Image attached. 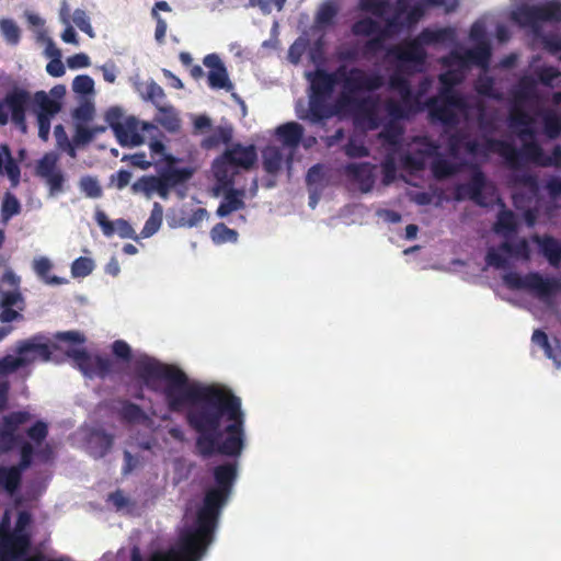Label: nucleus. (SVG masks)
<instances>
[{
  "instance_id": "f257e3e1",
  "label": "nucleus",
  "mask_w": 561,
  "mask_h": 561,
  "mask_svg": "<svg viewBox=\"0 0 561 561\" xmlns=\"http://www.w3.org/2000/svg\"><path fill=\"white\" fill-rule=\"evenodd\" d=\"M135 374L150 391L162 392L171 412L188 407L185 419L197 433L195 447L199 456H241L245 447V414L241 399L229 388L192 382L181 368L148 355L136 360Z\"/></svg>"
},
{
  "instance_id": "f03ea898",
  "label": "nucleus",
  "mask_w": 561,
  "mask_h": 561,
  "mask_svg": "<svg viewBox=\"0 0 561 561\" xmlns=\"http://www.w3.org/2000/svg\"><path fill=\"white\" fill-rule=\"evenodd\" d=\"M215 485L206 490L203 505L193 526L183 529L176 543L164 552L153 553L152 561H199L214 539L221 508L231 495L238 478V463L214 467Z\"/></svg>"
},
{
  "instance_id": "7ed1b4c3",
  "label": "nucleus",
  "mask_w": 561,
  "mask_h": 561,
  "mask_svg": "<svg viewBox=\"0 0 561 561\" xmlns=\"http://www.w3.org/2000/svg\"><path fill=\"white\" fill-rule=\"evenodd\" d=\"M383 84L385 79L380 73L367 72L357 67L351 68L342 80L343 89L335 103L337 111L352 114L356 125L376 130L381 124L378 115V98L356 94L377 91Z\"/></svg>"
},
{
  "instance_id": "20e7f679",
  "label": "nucleus",
  "mask_w": 561,
  "mask_h": 561,
  "mask_svg": "<svg viewBox=\"0 0 561 561\" xmlns=\"http://www.w3.org/2000/svg\"><path fill=\"white\" fill-rule=\"evenodd\" d=\"M454 38L455 31L450 27L437 30L424 28L417 37L399 45L390 46L386 51L389 58H394L400 62V68L409 62L422 66L426 60L424 45L445 44L453 42Z\"/></svg>"
},
{
  "instance_id": "39448f33",
  "label": "nucleus",
  "mask_w": 561,
  "mask_h": 561,
  "mask_svg": "<svg viewBox=\"0 0 561 561\" xmlns=\"http://www.w3.org/2000/svg\"><path fill=\"white\" fill-rule=\"evenodd\" d=\"M24 308L21 278L12 270H7L0 277V322L8 325L0 327V341L13 331L9 323L23 320Z\"/></svg>"
},
{
  "instance_id": "423d86ee",
  "label": "nucleus",
  "mask_w": 561,
  "mask_h": 561,
  "mask_svg": "<svg viewBox=\"0 0 561 561\" xmlns=\"http://www.w3.org/2000/svg\"><path fill=\"white\" fill-rule=\"evenodd\" d=\"M34 445L32 443H23L20 448V459L18 463L12 466L0 465V489L11 499L18 506L22 503L19 492L23 481V472L33 465Z\"/></svg>"
},
{
  "instance_id": "0eeeda50",
  "label": "nucleus",
  "mask_w": 561,
  "mask_h": 561,
  "mask_svg": "<svg viewBox=\"0 0 561 561\" xmlns=\"http://www.w3.org/2000/svg\"><path fill=\"white\" fill-rule=\"evenodd\" d=\"M105 121L123 147L141 145L144 137L140 131L150 127L148 123H140L135 116H125L118 106L110 107L106 111Z\"/></svg>"
},
{
  "instance_id": "6e6552de",
  "label": "nucleus",
  "mask_w": 561,
  "mask_h": 561,
  "mask_svg": "<svg viewBox=\"0 0 561 561\" xmlns=\"http://www.w3.org/2000/svg\"><path fill=\"white\" fill-rule=\"evenodd\" d=\"M503 280L510 289L528 290L540 299H547L561 289V284L557 278H545L538 272H529L525 276L516 272H508L503 276Z\"/></svg>"
},
{
  "instance_id": "1a4fd4ad",
  "label": "nucleus",
  "mask_w": 561,
  "mask_h": 561,
  "mask_svg": "<svg viewBox=\"0 0 561 561\" xmlns=\"http://www.w3.org/2000/svg\"><path fill=\"white\" fill-rule=\"evenodd\" d=\"M31 103V93L21 88H13L0 100V125L11 121L22 133H26V110Z\"/></svg>"
},
{
  "instance_id": "9d476101",
  "label": "nucleus",
  "mask_w": 561,
  "mask_h": 561,
  "mask_svg": "<svg viewBox=\"0 0 561 561\" xmlns=\"http://www.w3.org/2000/svg\"><path fill=\"white\" fill-rule=\"evenodd\" d=\"M433 122L446 127H455L459 123L457 111H463L467 102L462 95H443L430 98L425 103Z\"/></svg>"
},
{
  "instance_id": "9b49d317",
  "label": "nucleus",
  "mask_w": 561,
  "mask_h": 561,
  "mask_svg": "<svg viewBox=\"0 0 561 561\" xmlns=\"http://www.w3.org/2000/svg\"><path fill=\"white\" fill-rule=\"evenodd\" d=\"M31 419L32 414L27 411H14L2 417L0 422V455L10 453L16 446L20 449L23 443H28L18 431Z\"/></svg>"
},
{
  "instance_id": "f8f14e48",
  "label": "nucleus",
  "mask_w": 561,
  "mask_h": 561,
  "mask_svg": "<svg viewBox=\"0 0 561 561\" xmlns=\"http://www.w3.org/2000/svg\"><path fill=\"white\" fill-rule=\"evenodd\" d=\"M428 78H424L420 83L417 92L411 90L409 94H404L400 100L388 98L383 102V108L388 117L393 118H411L413 115L422 111L421 98L430 87Z\"/></svg>"
},
{
  "instance_id": "ddd939ff",
  "label": "nucleus",
  "mask_w": 561,
  "mask_h": 561,
  "mask_svg": "<svg viewBox=\"0 0 561 561\" xmlns=\"http://www.w3.org/2000/svg\"><path fill=\"white\" fill-rule=\"evenodd\" d=\"M57 348L58 346L51 343L47 336L35 334L28 339L18 341L15 344V354L26 360V367L36 362H49L54 351Z\"/></svg>"
},
{
  "instance_id": "4468645a",
  "label": "nucleus",
  "mask_w": 561,
  "mask_h": 561,
  "mask_svg": "<svg viewBox=\"0 0 561 561\" xmlns=\"http://www.w3.org/2000/svg\"><path fill=\"white\" fill-rule=\"evenodd\" d=\"M465 149L471 156L488 157L489 153H496L506 163H514L517 158V148L513 142L495 138H485L483 142L467 137Z\"/></svg>"
},
{
  "instance_id": "2eb2a0df",
  "label": "nucleus",
  "mask_w": 561,
  "mask_h": 561,
  "mask_svg": "<svg viewBox=\"0 0 561 561\" xmlns=\"http://www.w3.org/2000/svg\"><path fill=\"white\" fill-rule=\"evenodd\" d=\"M524 25L536 26L540 22H561V2L551 0L543 4L525 5L517 12Z\"/></svg>"
},
{
  "instance_id": "dca6fc26",
  "label": "nucleus",
  "mask_w": 561,
  "mask_h": 561,
  "mask_svg": "<svg viewBox=\"0 0 561 561\" xmlns=\"http://www.w3.org/2000/svg\"><path fill=\"white\" fill-rule=\"evenodd\" d=\"M215 176L218 182L222 184L225 187V195L222 202L219 204L216 214L218 217L222 218L230 215L233 211L243 209L245 207L243 197L244 190H239L232 187V180L227 179L226 170H221L219 164H215Z\"/></svg>"
},
{
  "instance_id": "f3484780",
  "label": "nucleus",
  "mask_w": 561,
  "mask_h": 561,
  "mask_svg": "<svg viewBox=\"0 0 561 561\" xmlns=\"http://www.w3.org/2000/svg\"><path fill=\"white\" fill-rule=\"evenodd\" d=\"M401 12L397 11L393 16L386 20L383 27L380 26V33L377 36L368 38L362 46L360 55L365 59H370L386 49V39L394 33H398L403 23L400 21Z\"/></svg>"
},
{
  "instance_id": "a211bd4d",
  "label": "nucleus",
  "mask_w": 561,
  "mask_h": 561,
  "mask_svg": "<svg viewBox=\"0 0 561 561\" xmlns=\"http://www.w3.org/2000/svg\"><path fill=\"white\" fill-rule=\"evenodd\" d=\"M492 56L491 45L488 41H480L474 47L466 49L465 51H453L450 59L462 67L470 65L478 66L484 70L489 68Z\"/></svg>"
},
{
  "instance_id": "6ab92c4d",
  "label": "nucleus",
  "mask_w": 561,
  "mask_h": 561,
  "mask_svg": "<svg viewBox=\"0 0 561 561\" xmlns=\"http://www.w3.org/2000/svg\"><path fill=\"white\" fill-rule=\"evenodd\" d=\"M203 62L209 69L207 78L208 85L211 89L229 91L233 88L229 80L227 68L218 55L209 54L205 56Z\"/></svg>"
},
{
  "instance_id": "aec40b11",
  "label": "nucleus",
  "mask_w": 561,
  "mask_h": 561,
  "mask_svg": "<svg viewBox=\"0 0 561 561\" xmlns=\"http://www.w3.org/2000/svg\"><path fill=\"white\" fill-rule=\"evenodd\" d=\"M485 175L481 170L474 171L468 183L460 184L456 187L455 198L457 201H462L468 197L476 204L485 206L486 203L484 202L482 194L485 186Z\"/></svg>"
},
{
  "instance_id": "412c9836",
  "label": "nucleus",
  "mask_w": 561,
  "mask_h": 561,
  "mask_svg": "<svg viewBox=\"0 0 561 561\" xmlns=\"http://www.w3.org/2000/svg\"><path fill=\"white\" fill-rule=\"evenodd\" d=\"M222 160L230 165L248 170L251 169L257 160L256 149L253 145L244 147L240 144H236L224 152Z\"/></svg>"
},
{
  "instance_id": "4be33fe9",
  "label": "nucleus",
  "mask_w": 561,
  "mask_h": 561,
  "mask_svg": "<svg viewBox=\"0 0 561 561\" xmlns=\"http://www.w3.org/2000/svg\"><path fill=\"white\" fill-rule=\"evenodd\" d=\"M95 220L106 237H112L116 232L123 239H137L134 228L123 218L111 221L103 210L98 209L95 211Z\"/></svg>"
},
{
  "instance_id": "5701e85b",
  "label": "nucleus",
  "mask_w": 561,
  "mask_h": 561,
  "mask_svg": "<svg viewBox=\"0 0 561 561\" xmlns=\"http://www.w3.org/2000/svg\"><path fill=\"white\" fill-rule=\"evenodd\" d=\"M32 523V515L27 511H21L18 514L15 527L12 531V535H10L7 539L8 540H14L15 541V553L16 557H20L21 554L28 551L31 547V536L30 534L25 533V528L30 526Z\"/></svg>"
},
{
  "instance_id": "b1692460",
  "label": "nucleus",
  "mask_w": 561,
  "mask_h": 561,
  "mask_svg": "<svg viewBox=\"0 0 561 561\" xmlns=\"http://www.w3.org/2000/svg\"><path fill=\"white\" fill-rule=\"evenodd\" d=\"M375 165L370 162L348 163L345 165L346 175L358 183L362 192H369L375 184Z\"/></svg>"
},
{
  "instance_id": "393cba45",
  "label": "nucleus",
  "mask_w": 561,
  "mask_h": 561,
  "mask_svg": "<svg viewBox=\"0 0 561 561\" xmlns=\"http://www.w3.org/2000/svg\"><path fill=\"white\" fill-rule=\"evenodd\" d=\"M345 73L346 72H342V68H340L336 73L317 70L310 80V94L330 98L337 82L336 75L344 77ZM342 80L343 78H341V81Z\"/></svg>"
},
{
  "instance_id": "a878e982",
  "label": "nucleus",
  "mask_w": 561,
  "mask_h": 561,
  "mask_svg": "<svg viewBox=\"0 0 561 561\" xmlns=\"http://www.w3.org/2000/svg\"><path fill=\"white\" fill-rule=\"evenodd\" d=\"M147 100L151 101L160 112L170 113L171 115L167 118V121L161 122L164 127L169 130H175L179 127V119L172 113V107H163L160 104L165 99V93L163 89L154 81H151L147 84L146 88Z\"/></svg>"
},
{
  "instance_id": "bb28decb",
  "label": "nucleus",
  "mask_w": 561,
  "mask_h": 561,
  "mask_svg": "<svg viewBox=\"0 0 561 561\" xmlns=\"http://www.w3.org/2000/svg\"><path fill=\"white\" fill-rule=\"evenodd\" d=\"M545 152L536 140L524 141L522 149H517V158L514 163H506L512 170H519L524 161H530L540 167Z\"/></svg>"
},
{
  "instance_id": "cd10ccee",
  "label": "nucleus",
  "mask_w": 561,
  "mask_h": 561,
  "mask_svg": "<svg viewBox=\"0 0 561 561\" xmlns=\"http://www.w3.org/2000/svg\"><path fill=\"white\" fill-rule=\"evenodd\" d=\"M114 443V436L103 430H94L88 438V449L90 455L100 459L108 454Z\"/></svg>"
},
{
  "instance_id": "c85d7f7f",
  "label": "nucleus",
  "mask_w": 561,
  "mask_h": 561,
  "mask_svg": "<svg viewBox=\"0 0 561 561\" xmlns=\"http://www.w3.org/2000/svg\"><path fill=\"white\" fill-rule=\"evenodd\" d=\"M531 240L539 247L540 252L552 266H558L561 263V242L559 240L549 234H534Z\"/></svg>"
},
{
  "instance_id": "c756f323",
  "label": "nucleus",
  "mask_w": 561,
  "mask_h": 561,
  "mask_svg": "<svg viewBox=\"0 0 561 561\" xmlns=\"http://www.w3.org/2000/svg\"><path fill=\"white\" fill-rule=\"evenodd\" d=\"M11 519L8 512H5L0 522V561H14L16 559L15 541L8 540L7 538L12 535L10 529Z\"/></svg>"
},
{
  "instance_id": "7c9ffc66",
  "label": "nucleus",
  "mask_w": 561,
  "mask_h": 561,
  "mask_svg": "<svg viewBox=\"0 0 561 561\" xmlns=\"http://www.w3.org/2000/svg\"><path fill=\"white\" fill-rule=\"evenodd\" d=\"M164 160L168 165L162 170L161 174L172 187L183 184L193 176V169L191 168H174L173 164L178 159L171 154H164Z\"/></svg>"
},
{
  "instance_id": "2f4dec72",
  "label": "nucleus",
  "mask_w": 561,
  "mask_h": 561,
  "mask_svg": "<svg viewBox=\"0 0 561 561\" xmlns=\"http://www.w3.org/2000/svg\"><path fill=\"white\" fill-rule=\"evenodd\" d=\"M278 140L288 148H297L304 136V127L296 122L285 123L276 128Z\"/></svg>"
},
{
  "instance_id": "473e14b6",
  "label": "nucleus",
  "mask_w": 561,
  "mask_h": 561,
  "mask_svg": "<svg viewBox=\"0 0 561 561\" xmlns=\"http://www.w3.org/2000/svg\"><path fill=\"white\" fill-rule=\"evenodd\" d=\"M516 103H525L537 99V80L531 76H523L514 90Z\"/></svg>"
},
{
  "instance_id": "72a5a7b5",
  "label": "nucleus",
  "mask_w": 561,
  "mask_h": 561,
  "mask_svg": "<svg viewBox=\"0 0 561 561\" xmlns=\"http://www.w3.org/2000/svg\"><path fill=\"white\" fill-rule=\"evenodd\" d=\"M263 169L268 174H276L280 171L284 162V154L280 148L267 146L262 150Z\"/></svg>"
},
{
  "instance_id": "f704fd0d",
  "label": "nucleus",
  "mask_w": 561,
  "mask_h": 561,
  "mask_svg": "<svg viewBox=\"0 0 561 561\" xmlns=\"http://www.w3.org/2000/svg\"><path fill=\"white\" fill-rule=\"evenodd\" d=\"M328 100L329 98L310 94L309 114L310 119L313 123L322 122L323 119L329 118L334 114V111L328 104Z\"/></svg>"
},
{
  "instance_id": "c9c22d12",
  "label": "nucleus",
  "mask_w": 561,
  "mask_h": 561,
  "mask_svg": "<svg viewBox=\"0 0 561 561\" xmlns=\"http://www.w3.org/2000/svg\"><path fill=\"white\" fill-rule=\"evenodd\" d=\"M404 119L405 118L389 117V121L378 134L379 139L389 146H398L403 135V127L400 125V121Z\"/></svg>"
},
{
  "instance_id": "e433bc0d",
  "label": "nucleus",
  "mask_w": 561,
  "mask_h": 561,
  "mask_svg": "<svg viewBox=\"0 0 561 561\" xmlns=\"http://www.w3.org/2000/svg\"><path fill=\"white\" fill-rule=\"evenodd\" d=\"M531 341L535 345L543 350L548 358L552 359L558 366L561 365V348L558 344L556 346L551 345L546 332L536 329L533 333Z\"/></svg>"
},
{
  "instance_id": "4c0bfd02",
  "label": "nucleus",
  "mask_w": 561,
  "mask_h": 561,
  "mask_svg": "<svg viewBox=\"0 0 561 561\" xmlns=\"http://www.w3.org/2000/svg\"><path fill=\"white\" fill-rule=\"evenodd\" d=\"M5 152V163L2 154L0 153V175L7 174L11 187L15 188L20 184L21 179V170L18 162L13 159L9 148L7 146L3 147Z\"/></svg>"
},
{
  "instance_id": "58836bf2",
  "label": "nucleus",
  "mask_w": 561,
  "mask_h": 561,
  "mask_svg": "<svg viewBox=\"0 0 561 561\" xmlns=\"http://www.w3.org/2000/svg\"><path fill=\"white\" fill-rule=\"evenodd\" d=\"M34 103L38 107L36 115L53 118L61 110L60 102L50 99L45 91H37L34 94Z\"/></svg>"
},
{
  "instance_id": "ea45409f",
  "label": "nucleus",
  "mask_w": 561,
  "mask_h": 561,
  "mask_svg": "<svg viewBox=\"0 0 561 561\" xmlns=\"http://www.w3.org/2000/svg\"><path fill=\"white\" fill-rule=\"evenodd\" d=\"M494 231L508 238L517 231V221L515 214L510 209L501 210L497 215L496 222L494 224Z\"/></svg>"
},
{
  "instance_id": "a19ab883",
  "label": "nucleus",
  "mask_w": 561,
  "mask_h": 561,
  "mask_svg": "<svg viewBox=\"0 0 561 561\" xmlns=\"http://www.w3.org/2000/svg\"><path fill=\"white\" fill-rule=\"evenodd\" d=\"M66 355L72 359L73 365L85 376L91 377V370L94 356L84 348H72L66 352Z\"/></svg>"
},
{
  "instance_id": "79ce46f5",
  "label": "nucleus",
  "mask_w": 561,
  "mask_h": 561,
  "mask_svg": "<svg viewBox=\"0 0 561 561\" xmlns=\"http://www.w3.org/2000/svg\"><path fill=\"white\" fill-rule=\"evenodd\" d=\"M440 89L438 94L443 95H461L454 88L461 83L462 76L457 70H447L438 76Z\"/></svg>"
},
{
  "instance_id": "37998d69",
  "label": "nucleus",
  "mask_w": 561,
  "mask_h": 561,
  "mask_svg": "<svg viewBox=\"0 0 561 561\" xmlns=\"http://www.w3.org/2000/svg\"><path fill=\"white\" fill-rule=\"evenodd\" d=\"M163 220V208L159 203H154L149 218L146 220L145 226L140 232L142 238H150L161 227Z\"/></svg>"
},
{
  "instance_id": "c03bdc74",
  "label": "nucleus",
  "mask_w": 561,
  "mask_h": 561,
  "mask_svg": "<svg viewBox=\"0 0 561 561\" xmlns=\"http://www.w3.org/2000/svg\"><path fill=\"white\" fill-rule=\"evenodd\" d=\"M541 118L545 135L550 139H557L561 135V116L552 110H546Z\"/></svg>"
},
{
  "instance_id": "a18cd8bd",
  "label": "nucleus",
  "mask_w": 561,
  "mask_h": 561,
  "mask_svg": "<svg viewBox=\"0 0 561 561\" xmlns=\"http://www.w3.org/2000/svg\"><path fill=\"white\" fill-rule=\"evenodd\" d=\"M352 34L355 36H377L380 33V24L369 18H363L357 21H355L351 27Z\"/></svg>"
},
{
  "instance_id": "49530a36",
  "label": "nucleus",
  "mask_w": 561,
  "mask_h": 561,
  "mask_svg": "<svg viewBox=\"0 0 561 561\" xmlns=\"http://www.w3.org/2000/svg\"><path fill=\"white\" fill-rule=\"evenodd\" d=\"M500 251L513 255L518 259L529 260L530 257V248L528 241L525 238L519 239L515 243H511L508 241H504L500 244Z\"/></svg>"
},
{
  "instance_id": "de8ad7c7",
  "label": "nucleus",
  "mask_w": 561,
  "mask_h": 561,
  "mask_svg": "<svg viewBox=\"0 0 561 561\" xmlns=\"http://www.w3.org/2000/svg\"><path fill=\"white\" fill-rule=\"evenodd\" d=\"M232 139V128L227 126L217 127L211 135L203 140V147L206 149L218 147L224 144L227 145Z\"/></svg>"
},
{
  "instance_id": "09e8293b",
  "label": "nucleus",
  "mask_w": 561,
  "mask_h": 561,
  "mask_svg": "<svg viewBox=\"0 0 561 561\" xmlns=\"http://www.w3.org/2000/svg\"><path fill=\"white\" fill-rule=\"evenodd\" d=\"M21 209L19 199L11 192H7L1 204L2 221L8 222L12 217L19 215Z\"/></svg>"
},
{
  "instance_id": "8fccbe9b",
  "label": "nucleus",
  "mask_w": 561,
  "mask_h": 561,
  "mask_svg": "<svg viewBox=\"0 0 561 561\" xmlns=\"http://www.w3.org/2000/svg\"><path fill=\"white\" fill-rule=\"evenodd\" d=\"M432 173L437 180L447 179L457 172V167L448 160L439 157L432 162Z\"/></svg>"
},
{
  "instance_id": "3c124183",
  "label": "nucleus",
  "mask_w": 561,
  "mask_h": 561,
  "mask_svg": "<svg viewBox=\"0 0 561 561\" xmlns=\"http://www.w3.org/2000/svg\"><path fill=\"white\" fill-rule=\"evenodd\" d=\"M210 234L215 243L236 242L238 239V232L222 222L215 225Z\"/></svg>"
},
{
  "instance_id": "603ef678",
  "label": "nucleus",
  "mask_w": 561,
  "mask_h": 561,
  "mask_svg": "<svg viewBox=\"0 0 561 561\" xmlns=\"http://www.w3.org/2000/svg\"><path fill=\"white\" fill-rule=\"evenodd\" d=\"M25 362L19 355H5L0 358V378H7L10 374L15 373L18 369L25 367Z\"/></svg>"
},
{
  "instance_id": "864d4df0",
  "label": "nucleus",
  "mask_w": 561,
  "mask_h": 561,
  "mask_svg": "<svg viewBox=\"0 0 561 561\" xmlns=\"http://www.w3.org/2000/svg\"><path fill=\"white\" fill-rule=\"evenodd\" d=\"M0 31L7 43L16 45L20 42L21 31L16 23L10 19L0 21Z\"/></svg>"
},
{
  "instance_id": "5fc2aeb1",
  "label": "nucleus",
  "mask_w": 561,
  "mask_h": 561,
  "mask_svg": "<svg viewBox=\"0 0 561 561\" xmlns=\"http://www.w3.org/2000/svg\"><path fill=\"white\" fill-rule=\"evenodd\" d=\"M156 180L154 175H142L131 185V192L144 193L147 197H151L156 193Z\"/></svg>"
},
{
  "instance_id": "6e6d98bb",
  "label": "nucleus",
  "mask_w": 561,
  "mask_h": 561,
  "mask_svg": "<svg viewBox=\"0 0 561 561\" xmlns=\"http://www.w3.org/2000/svg\"><path fill=\"white\" fill-rule=\"evenodd\" d=\"M80 190L90 198H100L103 195V190L99 181L90 175L81 178L79 182Z\"/></svg>"
},
{
  "instance_id": "4d7b16f0",
  "label": "nucleus",
  "mask_w": 561,
  "mask_h": 561,
  "mask_svg": "<svg viewBox=\"0 0 561 561\" xmlns=\"http://www.w3.org/2000/svg\"><path fill=\"white\" fill-rule=\"evenodd\" d=\"M26 435L36 446H41L48 436L47 423L42 420L36 421L26 430Z\"/></svg>"
},
{
  "instance_id": "13d9d810",
  "label": "nucleus",
  "mask_w": 561,
  "mask_h": 561,
  "mask_svg": "<svg viewBox=\"0 0 561 561\" xmlns=\"http://www.w3.org/2000/svg\"><path fill=\"white\" fill-rule=\"evenodd\" d=\"M58 157L54 152L45 153L44 157L37 163V174L41 178H46L51 173L56 172L57 169Z\"/></svg>"
},
{
  "instance_id": "bf43d9fd",
  "label": "nucleus",
  "mask_w": 561,
  "mask_h": 561,
  "mask_svg": "<svg viewBox=\"0 0 561 561\" xmlns=\"http://www.w3.org/2000/svg\"><path fill=\"white\" fill-rule=\"evenodd\" d=\"M359 7L377 18H382L389 9V0H360Z\"/></svg>"
},
{
  "instance_id": "052dcab7",
  "label": "nucleus",
  "mask_w": 561,
  "mask_h": 561,
  "mask_svg": "<svg viewBox=\"0 0 561 561\" xmlns=\"http://www.w3.org/2000/svg\"><path fill=\"white\" fill-rule=\"evenodd\" d=\"M119 415L124 421L134 423L144 417V411L138 404L125 401L119 411Z\"/></svg>"
},
{
  "instance_id": "680f3d73",
  "label": "nucleus",
  "mask_w": 561,
  "mask_h": 561,
  "mask_svg": "<svg viewBox=\"0 0 561 561\" xmlns=\"http://www.w3.org/2000/svg\"><path fill=\"white\" fill-rule=\"evenodd\" d=\"M513 181L517 185L527 187L533 194H536L539 191L538 178L530 172L523 171L515 173Z\"/></svg>"
},
{
  "instance_id": "e2e57ef3",
  "label": "nucleus",
  "mask_w": 561,
  "mask_h": 561,
  "mask_svg": "<svg viewBox=\"0 0 561 561\" xmlns=\"http://www.w3.org/2000/svg\"><path fill=\"white\" fill-rule=\"evenodd\" d=\"M474 88L477 93L482 96L495 100L500 99V94L495 92L494 79L492 77H480Z\"/></svg>"
},
{
  "instance_id": "0e129e2a",
  "label": "nucleus",
  "mask_w": 561,
  "mask_h": 561,
  "mask_svg": "<svg viewBox=\"0 0 561 561\" xmlns=\"http://www.w3.org/2000/svg\"><path fill=\"white\" fill-rule=\"evenodd\" d=\"M538 81L546 87H553V81L561 76V72L557 67L543 66L539 67L535 71Z\"/></svg>"
},
{
  "instance_id": "69168bd1",
  "label": "nucleus",
  "mask_w": 561,
  "mask_h": 561,
  "mask_svg": "<svg viewBox=\"0 0 561 561\" xmlns=\"http://www.w3.org/2000/svg\"><path fill=\"white\" fill-rule=\"evenodd\" d=\"M94 263L91 259L80 256L76 259L71 265V273L75 277H85L92 273Z\"/></svg>"
},
{
  "instance_id": "338daca9",
  "label": "nucleus",
  "mask_w": 561,
  "mask_h": 561,
  "mask_svg": "<svg viewBox=\"0 0 561 561\" xmlns=\"http://www.w3.org/2000/svg\"><path fill=\"white\" fill-rule=\"evenodd\" d=\"M534 118L523 108L514 107L510 113V125L512 128H522L533 125Z\"/></svg>"
},
{
  "instance_id": "774afa93",
  "label": "nucleus",
  "mask_w": 561,
  "mask_h": 561,
  "mask_svg": "<svg viewBox=\"0 0 561 561\" xmlns=\"http://www.w3.org/2000/svg\"><path fill=\"white\" fill-rule=\"evenodd\" d=\"M72 90L81 95L91 94L94 91V81L88 75H79L72 81Z\"/></svg>"
}]
</instances>
